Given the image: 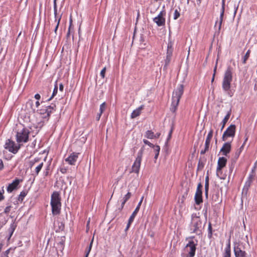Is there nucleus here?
I'll return each mask as SVG.
<instances>
[{"label":"nucleus","instance_id":"1","mask_svg":"<svg viewBox=\"0 0 257 257\" xmlns=\"http://www.w3.org/2000/svg\"><path fill=\"white\" fill-rule=\"evenodd\" d=\"M232 70L230 66L227 67L223 75L222 88L223 90L230 97L233 95V92L230 90L231 83L232 81Z\"/></svg>","mask_w":257,"mask_h":257},{"label":"nucleus","instance_id":"2","mask_svg":"<svg viewBox=\"0 0 257 257\" xmlns=\"http://www.w3.org/2000/svg\"><path fill=\"white\" fill-rule=\"evenodd\" d=\"M27 104L32 106L33 102L32 101H29ZM32 109L33 112L37 111L41 115L42 118L48 119L50 114L55 111L56 105L54 104H51V105L49 106H43L40 109L36 110L33 107H32Z\"/></svg>","mask_w":257,"mask_h":257},{"label":"nucleus","instance_id":"3","mask_svg":"<svg viewBox=\"0 0 257 257\" xmlns=\"http://www.w3.org/2000/svg\"><path fill=\"white\" fill-rule=\"evenodd\" d=\"M184 92V85L179 84L177 88L174 90L172 95V101L170 110L172 112H175L179 104L180 99Z\"/></svg>","mask_w":257,"mask_h":257},{"label":"nucleus","instance_id":"4","mask_svg":"<svg viewBox=\"0 0 257 257\" xmlns=\"http://www.w3.org/2000/svg\"><path fill=\"white\" fill-rule=\"evenodd\" d=\"M51 205L53 214H59L61 209V202L58 192H54L51 195Z\"/></svg>","mask_w":257,"mask_h":257},{"label":"nucleus","instance_id":"5","mask_svg":"<svg viewBox=\"0 0 257 257\" xmlns=\"http://www.w3.org/2000/svg\"><path fill=\"white\" fill-rule=\"evenodd\" d=\"M29 131L21 125L17 131L16 139L18 143H26L28 141Z\"/></svg>","mask_w":257,"mask_h":257},{"label":"nucleus","instance_id":"6","mask_svg":"<svg viewBox=\"0 0 257 257\" xmlns=\"http://www.w3.org/2000/svg\"><path fill=\"white\" fill-rule=\"evenodd\" d=\"M143 156L142 151H140L138 154L136 160L132 166V172L138 174L140 171V166Z\"/></svg>","mask_w":257,"mask_h":257},{"label":"nucleus","instance_id":"7","mask_svg":"<svg viewBox=\"0 0 257 257\" xmlns=\"http://www.w3.org/2000/svg\"><path fill=\"white\" fill-rule=\"evenodd\" d=\"M235 128L236 126L234 124L229 125L223 134L222 137V141H226L229 137L233 138L235 134Z\"/></svg>","mask_w":257,"mask_h":257},{"label":"nucleus","instance_id":"8","mask_svg":"<svg viewBox=\"0 0 257 257\" xmlns=\"http://www.w3.org/2000/svg\"><path fill=\"white\" fill-rule=\"evenodd\" d=\"M165 15L166 12L164 10L161 11L159 15L153 19L154 22L155 23L158 27L165 26L166 19L164 17Z\"/></svg>","mask_w":257,"mask_h":257},{"label":"nucleus","instance_id":"9","mask_svg":"<svg viewBox=\"0 0 257 257\" xmlns=\"http://www.w3.org/2000/svg\"><path fill=\"white\" fill-rule=\"evenodd\" d=\"M4 147L9 152L14 154H16L20 149V146H17L14 141L9 139L6 141Z\"/></svg>","mask_w":257,"mask_h":257},{"label":"nucleus","instance_id":"10","mask_svg":"<svg viewBox=\"0 0 257 257\" xmlns=\"http://www.w3.org/2000/svg\"><path fill=\"white\" fill-rule=\"evenodd\" d=\"M193 226L194 227L193 232L197 234H200L201 230L203 227V224L199 218L193 219Z\"/></svg>","mask_w":257,"mask_h":257},{"label":"nucleus","instance_id":"11","mask_svg":"<svg viewBox=\"0 0 257 257\" xmlns=\"http://www.w3.org/2000/svg\"><path fill=\"white\" fill-rule=\"evenodd\" d=\"M187 249L189 248L188 253L189 257H193L195 255L196 251V244L193 241H190L186 245Z\"/></svg>","mask_w":257,"mask_h":257},{"label":"nucleus","instance_id":"12","mask_svg":"<svg viewBox=\"0 0 257 257\" xmlns=\"http://www.w3.org/2000/svg\"><path fill=\"white\" fill-rule=\"evenodd\" d=\"M231 146L230 142L225 143L221 148L220 152L222 153V155L227 156L231 151Z\"/></svg>","mask_w":257,"mask_h":257},{"label":"nucleus","instance_id":"13","mask_svg":"<svg viewBox=\"0 0 257 257\" xmlns=\"http://www.w3.org/2000/svg\"><path fill=\"white\" fill-rule=\"evenodd\" d=\"M78 155L77 153H73L66 159L65 161L70 165H74L78 158Z\"/></svg>","mask_w":257,"mask_h":257},{"label":"nucleus","instance_id":"14","mask_svg":"<svg viewBox=\"0 0 257 257\" xmlns=\"http://www.w3.org/2000/svg\"><path fill=\"white\" fill-rule=\"evenodd\" d=\"M22 180L16 179L12 183L10 184L7 187V191L9 192H12L16 188L18 184L20 183Z\"/></svg>","mask_w":257,"mask_h":257},{"label":"nucleus","instance_id":"15","mask_svg":"<svg viewBox=\"0 0 257 257\" xmlns=\"http://www.w3.org/2000/svg\"><path fill=\"white\" fill-rule=\"evenodd\" d=\"M225 11V2L224 0H222V7H221V10L220 14V17H219V21L218 22V29L220 30L221 24L223 21V17L224 16Z\"/></svg>","mask_w":257,"mask_h":257},{"label":"nucleus","instance_id":"16","mask_svg":"<svg viewBox=\"0 0 257 257\" xmlns=\"http://www.w3.org/2000/svg\"><path fill=\"white\" fill-rule=\"evenodd\" d=\"M234 251L235 257H246V252L242 250L238 246H235L234 247Z\"/></svg>","mask_w":257,"mask_h":257},{"label":"nucleus","instance_id":"17","mask_svg":"<svg viewBox=\"0 0 257 257\" xmlns=\"http://www.w3.org/2000/svg\"><path fill=\"white\" fill-rule=\"evenodd\" d=\"M227 159L224 157H220L218 160L217 170H221L226 164Z\"/></svg>","mask_w":257,"mask_h":257},{"label":"nucleus","instance_id":"18","mask_svg":"<svg viewBox=\"0 0 257 257\" xmlns=\"http://www.w3.org/2000/svg\"><path fill=\"white\" fill-rule=\"evenodd\" d=\"M144 107V106L143 105H142L140 107L134 110L131 114V117L132 118H134L140 115Z\"/></svg>","mask_w":257,"mask_h":257},{"label":"nucleus","instance_id":"19","mask_svg":"<svg viewBox=\"0 0 257 257\" xmlns=\"http://www.w3.org/2000/svg\"><path fill=\"white\" fill-rule=\"evenodd\" d=\"M213 130H210L207 135V138L205 140V147H206V149L209 148V147L210 141H211V140L213 136Z\"/></svg>","mask_w":257,"mask_h":257},{"label":"nucleus","instance_id":"20","mask_svg":"<svg viewBox=\"0 0 257 257\" xmlns=\"http://www.w3.org/2000/svg\"><path fill=\"white\" fill-rule=\"evenodd\" d=\"M231 110L230 109V110L227 112L226 115L223 118L222 121V126L221 127V131H222V130L224 128L225 124L227 122L228 120L229 119L230 116L231 115Z\"/></svg>","mask_w":257,"mask_h":257},{"label":"nucleus","instance_id":"21","mask_svg":"<svg viewBox=\"0 0 257 257\" xmlns=\"http://www.w3.org/2000/svg\"><path fill=\"white\" fill-rule=\"evenodd\" d=\"M143 197H142L140 201L138 203V205L137 206V207L136 208L135 211L133 212V213H132V214L130 216V217H131V219L135 218L136 215H137V213L139 211L140 208V206H141V205L142 204V201H143Z\"/></svg>","mask_w":257,"mask_h":257},{"label":"nucleus","instance_id":"22","mask_svg":"<svg viewBox=\"0 0 257 257\" xmlns=\"http://www.w3.org/2000/svg\"><path fill=\"white\" fill-rule=\"evenodd\" d=\"M202 193H196L195 195V201L196 204L199 205L202 202Z\"/></svg>","mask_w":257,"mask_h":257},{"label":"nucleus","instance_id":"23","mask_svg":"<svg viewBox=\"0 0 257 257\" xmlns=\"http://www.w3.org/2000/svg\"><path fill=\"white\" fill-rule=\"evenodd\" d=\"M223 257H231L230 253V244L229 242L225 249V252Z\"/></svg>","mask_w":257,"mask_h":257},{"label":"nucleus","instance_id":"24","mask_svg":"<svg viewBox=\"0 0 257 257\" xmlns=\"http://www.w3.org/2000/svg\"><path fill=\"white\" fill-rule=\"evenodd\" d=\"M253 178H248L246 182H245V184L244 186L243 190L247 191L248 188L249 187L250 184L252 182V179Z\"/></svg>","mask_w":257,"mask_h":257},{"label":"nucleus","instance_id":"25","mask_svg":"<svg viewBox=\"0 0 257 257\" xmlns=\"http://www.w3.org/2000/svg\"><path fill=\"white\" fill-rule=\"evenodd\" d=\"M145 137L149 139H153L154 138L155 134L152 131H147L146 132Z\"/></svg>","mask_w":257,"mask_h":257},{"label":"nucleus","instance_id":"26","mask_svg":"<svg viewBox=\"0 0 257 257\" xmlns=\"http://www.w3.org/2000/svg\"><path fill=\"white\" fill-rule=\"evenodd\" d=\"M43 166V163H41L38 165H37L35 169V174H33L34 175H38L39 172L41 170L42 167Z\"/></svg>","mask_w":257,"mask_h":257},{"label":"nucleus","instance_id":"27","mask_svg":"<svg viewBox=\"0 0 257 257\" xmlns=\"http://www.w3.org/2000/svg\"><path fill=\"white\" fill-rule=\"evenodd\" d=\"M212 200L213 201L216 203H220L221 202V200L219 198V195L218 193H216L213 195Z\"/></svg>","mask_w":257,"mask_h":257},{"label":"nucleus","instance_id":"28","mask_svg":"<svg viewBox=\"0 0 257 257\" xmlns=\"http://www.w3.org/2000/svg\"><path fill=\"white\" fill-rule=\"evenodd\" d=\"M171 57H170V55L167 56L165 60V64L164 66V69H167L168 66L169 65L170 61H171Z\"/></svg>","mask_w":257,"mask_h":257},{"label":"nucleus","instance_id":"29","mask_svg":"<svg viewBox=\"0 0 257 257\" xmlns=\"http://www.w3.org/2000/svg\"><path fill=\"white\" fill-rule=\"evenodd\" d=\"M57 91H58V86H57V83H56V84L55 85V87L53 89V92L52 95L51 96V97L50 98H49V99H48L49 101L51 100L52 99V98L54 97V96L56 95V94L57 93Z\"/></svg>","mask_w":257,"mask_h":257},{"label":"nucleus","instance_id":"30","mask_svg":"<svg viewBox=\"0 0 257 257\" xmlns=\"http://www.w3.org/2000/svg\"><path fill=\"white\" fill-rule=\"evenodd\" d=\"M27 193L25 191H22L19 195L18 200L19 201L22 202L24 200V197L26 196Z\"/></svg>","mask_w":257,"mask_h":257},{"label":"nucleus","instance_id":"31","mask_svg":"<svg viewBox=\"0 0 257 257\" xmlns=\"http://www.w3.org/2000/svg\"><path fill=\"white\" fill-rule=\"evenodd\" d=\"M244 146V143H243V144L241 145V146L240 147V148L235 153V156L236 158H237L239 157L240 154L243 150Z\"/></svg>","mask_w":257,"mask_h":257},{"label":"nucleus","instance_id":"32","mask_svg":"<svg viewBox=\"0 0 257 257\" xmlns=\"http://www.w3.org/2000/svg\"><path fill=\"white\" fill-rule=\"evenodd\" d=\"M208 186H209V178H205V195L206 196H207V194H208Z\"/></svg>","mask_w":257,"mask_h":257},{"label":"nucleus","instance_id":"33","mask_svg":"<svg viewBox=\"0 0 257 257\" xmlns=\"http://www.w3.org/2000/svg\"><path fill=\"white\" fill-rule=\"evenodd\" d=\"M250 50H248L246 52V53L245 55H244V57H243V62H242L243 64L246 63V60H247L248 59V58H249V55H250Z\"/></svg>","mask_w":257,"mask_h":257},{"label":"nucleus","instance_id":"34","mask_svg":"<svg viewBox=\"0 0 257 257\" xmlns=\"http://www.w3.org/2000/svg\"><path fill=\"white\" fill-rule=\"evenodd\" d=\"M93 241V238L92 239L91 241L90 242V243L89 244V245L88 246L87 250V251L86 252V254H85V257H88V254H89V252H90V250L91 249Z\"/></svg>","mask_w":257,"mask_h":257},{"label":"nucleus","instance_id":"35","mask_svg":"<svg viewBox=\"0 0 257 257\" xmlns=\"http://www.w3.org/2000/svg\"><path fill=\"white\" fill-rule=\"evenodd\" d=\"M93 241V238L92 239L91 241L90 242V243L89 244V245L88 246L87 250V251L86 252V254H85V257H88V254H89V252H90V250L91 249Z\"/></svg>","mask_w":257,"mask_h":257},{"label":"nucleus","instance_id":"36","mask_svg":"<svg viewBox=\"0 0 257 257\" xmlns=\"http://www.w3.org/2000/svg\"><path fill=\"white\" fill-rule=\"evenodd\" d=\"M152 148H153L154 149V151L155 152V154H159V152H160V148L159 146L158 145H154Z\"/></svg>","mask_w":257,"mask_h":257},{"label":"nucleus","instance_id":"37","mask_svg":"<svg viewBox=\"0 0 257 257\" xmlns=\"http://www.w3.org/2000/svg\"><path fill=\"white\" fill-rule=\"evenodd\" d=\"M180 16V12L177 10H175L174 13L173 19L174 20H177Z\"/></svg>","mask_w":257,"mask_h":257},{"label":"nucleus","instance_id":"38","mask_svg":"<svg viewBox=\"0 0 257 257\" xmlns=\"http://www.w3.org/2000/svg\"><path fill=\"white\" fill-rule=\"evenodd\" d=\"M105 103L103 102L100 105L99 113H101L102 114V112H103V111L105 110Z\"/></svg>","mask_w":257,"mask_h":257},{"label":"nucleus","instance_id":"39","mask_svg":"<svg viewBox=\"0 0 257 257\" xmlns=\"http://www.w3.org/2000/svg\"><path fill=\"white\" fill-rule=\"evenodd\" d=\"M132 194L130 192H128L123 197V200L124 202H126L131 197Z\"/></svg>","mask_w":257,"mask_h":257},{"label":"nucleus","instance_id":"40","mask_svg":"<svg viewBox=\"0 0 257 257\" xmlns=\"http://www.w3.org/2000/svg\"><path fill=\"white\" fill-rule=\"evenodd\" d=\"M61 16H59V18L58 19V21H57V25H56V26L55 28V30H54V31L56 33V32L57 31V29L58 28V27H59V24H60V20H61Z\"/></svg>","mask_w":257,"mask_h":257},{"label":"nucleus","instance_id":"41","mask_svg":"<svg viewBox=\"0 0 257 257\" xmlns=\"http://www.w3.org/2000/svg\"><path fill=\"white\" fill-rule=\"evenodd\" d=\"M170 55V57H172V50L171 47L170 48L169 46H168V51L167 53V56Z\"/></svg>","mask_w":257,"mask_h":257},{"label":"nucleus","instance_id":"42","mask_svg":"<svg viewBox=\"0 0 257 257\" xmlns=\"http://www.w3.org/2000/svg\"><path fill=\"white\" fill-rule=\"evenodd\" d=\"M105 71H106V67H104L101 71L100 72V75L101 76V77L103 78H104L105 77Z\"/></svg>","mask_w":257,"mask_h":257},{"label":"nucleus","instance_id":"43","mask_svg":"<svg viewBox=\"0 0 257 257\" xmlns=\"http://www.w3.org/2000/svg\"><path fill=\"white\" fill-rule=\"evenodd\" d=\"M202 186L201 183H199L197 186V188L196 193H202L201 188Z\"/></svg>","mask_w":257,"mask_h":257},{"label":"nucleus","instance_id":"44","mask_svg":"<svg viewBox=\"0 0 257 257\" xmlns=\"http://www.w3.org/2000/svg\"><path fill=\"white\" fill-rule=\"evenodd\" d=\"M134 219H131V217H130L128 221L127 224L126 228H125V230H127L129 228L130 225L132 223V222L133 221Z\"/></svg>","mask_w":257,"mask_h":257},{"label":"nucleus","instance_id":"45","mask_svg":"<svg viewBox=\"0 0 257 257\" xmlns=\"http://www.w3.org/2000/svg\"><path fill=\"white\" fill-rule=\"evenodd\" d=\"M143 142L145 144L151 147H152L154 146V145L153 144L151 143L149 141H148L147 140L144 139L143 140Z\"/></svg>","mask_w":257,"mask_h":257},{"label":"nucleus","instance_id":"46","mask_svg":"<svg viewBox=\"0 0 257 257\" xmlns=\"http://www.w3.org/2000/svg\"><path fill=\"white\" fill-rule=\"evenodd\" d=\"M208 231H209L208 235L210 237H211L212 234V227H211V225L210 223H209V226H208Z\"/></svg>","mask_w":257,"mask_h":257},{"label":"nucleus","instance_id":"47","mask_svg":"<svg viewBox=\"0 0 257 257\" xmlns=\"http://www.w3.org/2000/svg\"><path fill=\"white\" fill-rule=\"evenodd\" d=\"M11 209V206H9L6 207V208L5 209L4 213L6 214H8L10 212Z\"/></svg>","mask_w":257,"mask_h":257},{"label":"nucleus","instance_id":"48","mask_svg":"<svg viewBox=\"0 0 257 257\" xmlns=\"http://www.w3.org/2000/svg\"><path fill=\"white\" fill-rule=\"evenodd\" d=\"M54 15H55V21H58V19L59 18V17H57V8H54Z\"/></svg>","mask_w":257,"mask_h":257},{"label":"nucleus","instance_id":"49","mask_svg":"<svg viewBox=\"0 0 257 257\" xmlns=\"http://www.w3.org/2000/svg\"><path fill=\"white\" fill-rule=\"evenodd\" d=\"M172 131H173V129L171 128L170 130V131H169V134H168V138H167V140L168 141L170 139L171 137V136H172Z\"/></svg>","mask_w":257,"mask_h":257},{"label":"nucleus","instance_id":"50","mask_svg":"<svg viewBox=\"0 0 257 257\" xmlns=\"http://www.w3.org/2000/svg\"><path fill=\"white\" fill-rule=\"evenodd\" d=\"M35 98L37 100H39L41 98V96L39 94H36L35 95Z\"/></svg>","mask_w":257,"mask_h":257},{"label":"nucleus","instance_id":"51","mask_svg":"<svg viewBox=\"0 0 257 257\" xmlns=\"http://www.w3.org/2000/svg\"><path fill=\"white\" fill-rule=\"evenodd\" d=\"M204 163L202 162L199 161L198 163V167L199 168H203Z\"/></svg>","mask_w":257,"mask_h":257},{"label":"nucleus","instance_id":"52","mask_svg":"<svg viewBox=\"0 0 257 257\" xmlns=\"http://www.w3.org/2000/svg\"><path fill=\"white\" fill-rule=\"evenodd\" d=\"M209 148L206 149V147H205L204 150H203L201 151L200 153L201 154H204L206 153V151L208 150Z\"/></svg>","mask_w":257,"mask_h":257},{"label":"nucleus","instance_id":"53","mask_svg":"<svg viewBox=\"0 0 257 257\" xmlns=\"http://www.w3.org/2000/svg\"><path fill=\"white\" fill-rule=\"evenodd\" d=\"M71 20H70V26H69V29H68V31L67 32V37H69L70 34V27H71Z\"/></svg>","mask_w":257,"mask_h":257},{"label":"nucleus","instance_id":"54","mask_svg":"<svg viewBox=\"0 0 257 257\" xmlns=\"http://www.w3.org/2000/svg\"><path fill=\"white\" fill-rule=\"evenodd\" d=\"M216 66L215 67V68L214 69V74H213L212 78L211 79V81L212 82H213L214 81V76H215V72H216Z\"/></svg>","mask_w":257,"mask_h":257},{"label":"nucleus","instance_id":"55","mask_svg":"<svg viewBox=\"0 0 257 257\" xmlns=\"http://www.w3.org/2000/svg\"><path fill=\"white\" fill-rule=\"evenodd\" d=\"M63 88H64L63 85L62 83L60 84V85H59V90L61 91H63Z\"/></svg>","mask_w":257,"mask_h":257},{"label":"nucleus","instance_id":"56","mask_svg":"<svg viewBox=\"0 0 257 257\" xmlns=\"http://www.w3.org/2000/svg\"><path fill=\"white\" fill-rule=\"evenodd\" d=\"M4 167V165L3 161L1 159H0V170H1Z\"/></svg>","mask_w":257,"mask_h":257},{"label":"nucleus","instance_id":"57","mask_svg":"<svg viewBox=\"0 0 257 257\" xmlns=\"http://www.w3.org/2000/svg\"><path fill=\"white\" fill-rule=\"evenodd\" d=\"M49 169L48 167H47V168L46 169V171L44 172V175H45V176H48V175H49Z\"/></svg>","mask_w":257,"mask_h":257},{"label":"nucleus","instance_id":"58","mask_svg":"<svg viewBox=\"0 0 257 257\" xmlns=\"http://www.w3.org/2000/svg\"><path fill=\"white\" fill-rule=\"evenodd\" d=\"M101 114H102L101 113H99L97 114V116H96L97 120H99V119H100V118L101 117Z\"/></svg>","mask_w":257,"mask_h":257},{"label":"nucleus","instance_id":"59","mask_svg":"<svg viewBox=\"0 0 257 257\" xmlns=\"http://www.w3.org/2000/svg\"><path fill=\"white\" fill-rule=\"evenodd\" d=\"M39 106H40V102L38 100H37L35 103L36 108H38Z\"/></svg>","mask_w":257,"mask_h":257},{"label":"nucleus","instance_id":"60","mask_svg":"<svg viewBox=\"0 0 257 257\" xmlns=\"http://www.w3.org/2000/svg\"><path fill=\"white\" fill-rule=\"evenodd\" d=\"M160 136V133H157L155 134L154 138H158Z\"/></svg>","mask_w":257,"mask_h":257},{"label":"nucleus","instance_id":"61","mask_svg":"<svg viewBox=\"0 0 257 257\" xmlns=\"http://www.w3.org/2000/svg\"><path fill=\"white\" fill-rule=\"evenodd\" d=\"M4 198V197L3 195V194L1 192H0V201L3 200Z\"/></svg>","mask_w":257,"mask_h":257},{"label":"nucleus","instance_id":"62","mask_svg":"<svg viewBox=\"0 0 257 257\" xmlns=\"http://www.w3.org/2000/svg\"><path fill=\"white\" fill-rule=\"evenodd\" d=\"M126 202H124V200H123V201L121 203V208L120 209H122L123 207V206L124 205V204Z\"/></svg>","mask_w":257,"mask_h":257},{"label":"nucleus","instance_id":"63","mask_svg":"<svg viewBox=\"0 0 257 257\" xmlns=\"http://www.w3.org/2000/svg\"><path fill=\"white\" fill-rule=\"evenodd\" d=\"M202 0H196L197 4L198 6H200Z\"/></svg>","mask_w":257,"mask_h":257},{"label":"nucleus","instance_id":"64","mask_svg":"<svg viewBox=\"0 0 257 257\" xmlns=\"http://www.w3.org/2000/svg\"><path fill=\"white\" fill-rule=\"evenodd\" d=\"M159 154H156V153L155 154V157H154V158H155V160L157 159V158H158V157L159 156Z\"/></svg>","mask_w":257,"mask_h":257}]
</instances>
